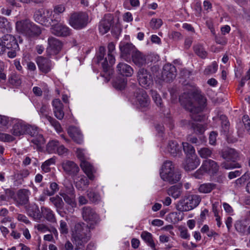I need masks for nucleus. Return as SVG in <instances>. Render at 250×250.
Listing matches in <instances>:
<instances>
[{
    "label": "nucleus",
    "instance_id": "nucleus-41",
    "mask_svg": "<svg viewBox=\"0 0 250 250\" xmlns=\"http://www.w3.org/2000/svg\"><path fill=\"white\" fill-rule=\"evenodd\" d=\"M141 236L143 240H144L153 250L155 249V245L152 239V235L150 233L147 231H143Z\"/></svg>",
    "mask_w": 250,
    "mask_h": 250
},
{
    "label": "nucleus",
    "instance_id": "nucleus-14",
    "mask_svg": "<svg viewBox=\"0 0 250 250\" xmlns=\"http://www.w3.org/2000/svg\"><path fill=\"white\" fill-rule=\"evenodd\" d=\"M0 47H3V52L5 51V49H15L19 46L16 38L11 34H6L1 38V42H0Z\"/></svg>",
    "mask_w": 250,
    "mask_h": 250
},
{
    "label": "nucleus",
    "instance_id": "nucleus-22",
    "mask_svg": "<svg viewBox=\"0 0 250 250\" xmlns=\"http://www.w3.org/2000/svg\"><path fill=\"white\" fill-rule=\"evenodd\" d=\"M222 158L227 161L235 162L239 159V154L235 149L227 148L223 149L221 153Z\"/></svg>",
    "mask_w": 250,
    "mask_h": 250
},
{
    "label": "nucleus",
    "instance_id": "nucleus-1",
    "mask_svg": "<svg viewBox=\"0 0 250 250\" xmlns=\"http://www.w3.org/2000/svg\"><path fill=\"white\" fill-rule=\"evenodd\" d=\"M181 105L190 112L191 118L195 121H201L203 116L201 112L206 106L207 99L198 91L184 93L179 98Z\"/></svg>",
    "mask_w": 250,
    "mask_h": 250
},
{
    "label": "nucleus",
    "instance_id": "nucleus-10",
    "mask_svg": "<svg viewBox=\"0 0 250 250\" xmlns=\"http://www.w3.org/2000/svg\"><path fill=\"white\" fill-rule=\"evenodd\" d=\"M11 122L12 128L10 132L13 136L20 137L25 135V131H27V127H28L25 122L18 119H13Z\"/></svg>",
    "mask_w": 250,
    "mask_h": 250
},
{
    "label": "nucleus",
    "instance_id": "nucleus-49",
    "mask_svg": "<svg viewBox=\"0 0 250 250\" xmlns=\"http://www.w3.org/2000/svg\"><path fill=\"white\" fill-rule=\"evenodd\" d=\"M108 59L110 63H114L115 58L113 54V52L115 49V44L113 42L108 43Z\"/></svg>",
    "mask_w": 250,
    "mask_h": 250
},
{
    "label": "nucleus",
    "instance_id": "nucleus-52",
    "mask_svg": "<svg viewBox=\"0 0 250 250\" xmlns=\"http://www.w3.org/2000/svg\"><path fill=\"white\" fill-rule=\"evenodd\" d=\"M150 92L152 98L157 105L160 108L163 107L162 100L159 94L155 90H151Z\"/></svg>",
    "mask_w": 250,
    "mask_h": 250
},
{
    "label": "nucleus",
    "instance_id": "nucleus-16",
    "mask_svg": "<svg viewBox=\"0 0 250 250\" xmlns=\"http://www.w3.org/2000/svg\"><path fill=\"white\" fill-rule=\"evenodd\" d=\"M40 114L42 117L45 118L49 122L52 126H53L56 131L61 132L62 128L59 122L55 119L48 115V107L45 105H42L40 110Z\"/></svg>",
    "mask_w": 250,
    "mask_h": 250
},
{
    "label": "nucleus",
    "instance_id": "nucleus-25",
    "mask_svg": "<svg viewBox=\"0 0 250 250\" xmlns=\"http://www.w3.org/2000/svg\"><path fill=\"white\" fill-rule=\"evenodd\" d=\"M42 33L41 27L31 21L25 36L30 39L38 38Z\"/></svg>",
    "mask_w": 250,
    "mask_h": 250
},
{
    "label": "nucleus",
    "instance_id": "nucleus-2",
    "mask_svg": "<svg viewBox=\"0 0 250 250\" xmlns=\"http://www.w3.org/2000/svg\"><path fill=\"white\" fill-rule=\"evenodd\" d=\"M90 229H92L90 225L83 222H79L75 224L73 237L74 243L76 247H84L91 238Z\"/></svg>",
    "mask_w": 250,
    "mask_h": 250
},
{
    "label": "nucleus",
    "instance_id": "nucleus-39",
    "mask_svg": "<svg viewBox=\"0 0 250 250\" xmlns=\"http://www.w3.org/2000/svg\"><path fill=\"white\" fill-rule=\"evenodd\" d=\"M126 79L125 78L118 77L113 82V86L116 89L122 90L126 84Z\"/></svg>",
    "mask_w": 250,
    "mask_h": 250
},
{
    "label": "nucleus",
    "instance_id": "nucleus-64",
    "mask_svg": "<svg viewBox=\"0 0 250 250\" xmlns=\"http://www.w3.org/2000/svg\"><path fill=\"white\" fill-rule=\"evenodd\" d=\"M65 10V8L63 5L59 4L54 6L53 12L55 16H59V14L62 13Z\"/></svg>",
    "mask_w": 250,
    "mask_h": 250
},
{
    "label": "nucleus",
    "instance_id": "nucleus-30",
    "mask_svg": "<svg viewBox=\"0 0 250 250\" xmlns=\"http://www.w3.org/2000/svg\"><path fill=\"white\" fill-rule=\"evenodd\" d=\"M67 133L76 143L80 144L83 142V135L78 128L74 126L70 127L68 129Z\"/></svg>",
    "mask_w": 250,
    "mask_h": 250
},
{
    "label": "nucleus",
    "instance_id": "nucleus-8",
    "mask_svg": "<svg viewBox=\"0 0 250 250\" xmlns=\"http://www.w3.org/2000/svg\"><path fill=\"white\" fill-rule=\"evenodd\" d=\"M137 79L141 86L147 89L153 84V80L150 72L144 68L139 69L137 72Z\"/></svg>",
    "mask_w": 250,
    "mask_h": 250
},
{
    "label": "nucleus",
    "instance_id": "nucleus-36",
    "mask_svg": "<svg viewBox=\"0 0 250 250\" xmlns=\"http://www.w3.org/2000/svg\"><path fill=\"white\" fill-rule=\"evenodd\" d=\"M176 209L181 212L188 211L191 209V207L188 206V202L185 197L181 198L177 203Z\"/></svg>",
    "mask_w": 250,
    "mask_h": 250
},
{
    "label": "nucleus",
    "instance_id": "nucleus-48",
    "mask_svg": "<svg viewBox=\"0 0 250 250\" xmlns=\"http://www.w3.org/2000/svg\"><path fill=\"white\" fill-rule=\"evenodd\" d=\"M59 143L58 141L52 140L49 141L47 145L46 149L49 153H54L56 152L57 148Z\"/></svg>",
    "mask_w": 250,
    "mask_h": 250
},
{
    "label": "nucleus",
    "instance_id": "nucleus-32",
    "mask_svg": "<svg viewBox=\"0 0 250 250\" xmlns=\"http://www.w3.org/2000/svg\"><path fill=\"white\" fill-rule=\"evenodd\" d=\"M41 209L42 213L47 221L52 223H56L57 222L55 215L50 208L45 207H42Z\"/></svg>",
    "mask_w": 250,
    "mask_h": 250
},
{
    "label": "nucleus",
    "instance_id": "nucleus-15",
    "mask_svg": "<svg viewBox=\"0 0 250 250\" xmlns=\"http://www.w3.org/2000/svg\"><path fill=\"white\" fill-rule=\"evenodd\" d=\"M62 166L65 174L71 177L76 176L80 171L79 166L71 161H64L62 163Z\"/></svg>",
    "mask_w": 250,
    "mask_h": 250
},
{
    "label": "nucleus",
    "instance_id": "nucleus-33",
    "mask_svg": "<svg viewBox=\"0 0 250 250\" xmlns=\"http://www.w3.org/2000/svg\"><path fill=\"white\" fill-rule=\"evenodd\" d=\"M64 200V201L68 205L71 206L72 207H76V203L75 200V195L74 194V189L70 190L69 193H62L60 194Z\"/></svg>",
    "mask_w": 250,
    "mask_h": 250
},
{
    "label": "nucleus",
    "instance_id": "nucleus-27",
    "mask_svg": "<svg viewBox=\"0 0 250 250\" xmlns=\"http://www.w3.org/2000/svg\"><path fill=\"white\" fill-rule=\"evenodd\" d=\"M202 166L205 171L212 174L216 173L219 169V166L217 163L210 159L204 161Z\"/></svg>",
    "mask_w": 250,
    "mask_h": 250
},
{
    "label": "nucleus",
    "instance_id": "nucleus-62",
    "mask_svg": "<svg viewBox=\"0 0 250 250\" xmlns=\"http://www.w3.org/2000/svg\"><path fill=\"white\" fill-rule=\"evenodd\" d=\"M0 140L4 142H13L15 140V138L9 134L0 133Z\"/></svg>",
    "mask_w": 250,
    "mask_h": 250
},
{
    "label": "nucleus",
    "instance_id": "nucleus-9",
    "mask_svg": "<svg viewBox=\"0 0 250 250\" xmlns=\"http://www.w3.org/2000/svg\"><path fill=\"white\" fill-rule=\"evenodd\" d=\"M134 97L138 106L141 108H147L150 104V99L146 91L142 88H137L134 93Z\"/></svg>",
    "mask_w": 250,
    "mask_h": 250
},
{
    "label": "nucleus",
    "instance_id": "nucleus-59",
    "mask_svg": "<svg viewBox=\"0 0 250 250\" xmlns=\"http://www.w3.org/2000/svg\"><path fill=\"white\" fill-rule=\"evenodd\" d=\"M191 128L196 134H202L205 131L204 126L198 123H194L192 125Z\"/></svg>",
    "mask_w": 250,
    "mask_h": 250
},
{
    "label": "nucleus",
    "instance_id": "nucleus-47",
    "mask_svg": "<svg viewBox=\"0 0 250 250\" xmlns=\"http://www.w3.org/2000/svg\"><path fill=\"white\" fill-rule=\"evenodd\" d=\"M34 138L31 140V142L36 146L37 147H40L45 143V140L43 135L39 133V131L37 134L33 136Z\"/></svg>",
    "mask_w": 250,
    "mask_h": 250
},
{
    "label": "nucleus",
    "instance_id": "nucleus-42",
    "mask_svg": "<svg viewBox=\"0 0 250 250\" xmlns=\"http://www.w3.org/2000/svg\"><path fill=\"white\" fill-rule=\"evenodd\" d=\"M28 213L29 216L32 217L36 221L40 220L42 217L39 208L37 206L31 207V208L28 210Z\"/></svg>",
    "mask_w": 250,
    "mask_h": 250
},
{
    "label": "nucleus",
    "instance_id": "nucleus-28",
    "mask_svg": "<svg viewBox=\"0 0 250 250\" xmlns=\"http://www.w3.org/2000/svg\"><path fill=\"white\" fill-rule=\"evenodd\" d=\"M31 21L28 19L17 21L16 23V30L17 32L25 36Z\"/></svg>",
    "mask_w": 250,
    "mask_h": 250
},
{
    "label": "nucleus",
    "instance_id": "nucleus-56",
    "mask_svg": "<svg viewBox=\"0 0 250 250\" xmlns=\"http://www.w3.org/2000/svg\"><path fill=\"white\" fill-rule=\"evenodd\" d=\"M218 65L216 62H213L211 65H208L204 70L205 75H209L215 73L217 70Z\"/></svg>",
    "mask_w": 250,
    "mask_h": 250
},
{
    "label": "nucleus",
    "instance_id": "nucleus-53",
    "mask_svg": "<svg viewBox=\"0 0 250 250\" xmlns=\"http://www.w3.org/2000/svg\"><path fill=\"white\" fill-rule=\"evenodd\" d=\"M87 192V196L91 202L96 203L100 200V196L98 193L93 190H88Z\"/></svg>",
    "mask_w": 250,
    "mask_h": 250
},
{
    "label": "nucleus",
    "instance_id": "nucleus-3",
    "mask_svg": "<svg viewBox=\"0 0 250 250\" xmlns=\"http://www.w3.org/2000/svg\"><path fill=\"white\" fill-rule=\"evenodd\" d=\"M160 176L164 181L173 184L179 181L181 175L179 171L175 170L171 161H166L163 165Z\"/></svg>",
    "mask_w": 250,
    "mask_h": 250
},
{
    "label": "nucleus",
    "instance_id": "nucleus-5",
    "mask_svg": "<svg viewBox=\"0 0 250 250\" xmlns=\"http://www.w3.org/2000/svg\"><path fill=\"white\" fill-rule=\"evenodd\" d=\"M89 18L85 12H74L71 14L69 24L77 30H80L85 27L88 23Z\"/></svg>",
    "mask_w": 250,
    "mask_h": 250
},
{
    "label": "nucleus",
    "instance_id": "nucleus-26",
    "mask_svg": "<svg viewBox=\"0 0 250 250\" xmlns=\"http://www.w3.org/2000/svg\"><path fill=\"white\" fill-rule=\"evenodd\" d=\"M80 166L89 179L93 180L95 178L94 173L96 172V169L93 166L88 160L81 162Z\"/></svg>",
    "mask_w": 250,
    "mask_h": 250
},
{
    "label": "nucleus",
    "instance_id": "nucleus-60",
    "mask_svg": "<svg viewBox=\"0 0 250 250\" xmlns=\"http://www.w3.org/2000/svg\"><path fill=\"white\" fill-rule=\"evenodd\" d=\"M187 141L191 143L195 144L197 146H199L203 143L202 139H198L197 137L192 136V135H189L187 137Z\"/></svg>",
    "mask_w": 250,
    "mask_h": 250
},
{
    "label": "nucleus",
    "instance_id": "nucleus-55",
    "mask_svg": "<svg viewBox=\"0 0 250 250\" xmlns=\"http://www.w3.org/2000/svg\"><path fill=\"white\" fill-rule=\"evenodd\" d=\"M199 155L203 158L210 157L212 154V151L207 147H203L198 150Z\"/></svg>",
    "mask_w": 250,
    "mask_h": 250
},
{
    "label": "nucleus",
    "instance_id": "nucleus-54",
    "mask_svg": "<svg viewBox=\"0 0 250 250\" xmlns=\"http://www.w3.org/2000/svg\"><path fill=\"white\" fill-rule=\"evenodd\" d=\"M76 153L77 158L81 162L88 160V158L86 156L84 149L80 148H77Z\"/></svg>",
    "mask_w": 250,
    "mask_h": 250
},
{
    "label": "nucleus",
    "instance_id": "nucleus-13",
    "mask_svg": "<svg viewBox=\"0 0 250 250\" xmlns=\"http://www.w3.org/2000/svg\"><path fill=\"white\" fill-rule=\"evenodd\" d=\"M48 47L46 49L48 55H56L61 50L62 47V42L58 39L50 37L48 39Z\"/></svg>",
    "mask_w": 250,
    "mask_h": 250
},
{
    "label": "nucleus",
    "instance_id": "nucleus-50",
    "mask_svg": "<svg viewBox=\"0 0 250 250\" xmlns=\"http://www.w3.org/2000/svg\"><path fill=\"white\" fill-rule=\"evenodd\" d=\"M10 28V23L7 19L4 17H0V29L3 32H8Z\"/></svg>",
    "mask_w": 250,
    "mask_h": 250
},
{
    "label": "nucleus",
    "instance_id": "nucleus-61",
    "mask_svg": "<svg viewBox=\"0 0 250 250\" xmlns=\"http://www.w3.org/2000/svg\"><path fill=\"white\" fill-rule=\"evenodd\" d=\"M242 121L247 132L250 134V119L248 115H244L242 117Z\"/></svg>",
    "mask_w": 250,
    "mask_h": 250
},
{
    "label": "nucleus",
    "instance_id": "nucleus-43",
    "mask_svg": "<svg viewBox=\"0 0 250 250\" xmlns=\"http://www.w3.org/2000/svg\"><path fill=\"white\" fill-rule=\"evenodd\" d=\"M89 180L84 175L80 177V179L76 182L75 186L77 188L80 190H84L89 185Z\"/></svg>",
    "mask_w": 250,
    "mask_h": 250
},
{
    "label": "nucleus",
    "instance_id": "nucleus-29",
    "mask_svg": "<svg viewBox=\"0 0 250 250\" xmlns=\"http://www.w3.org/2000/svg\"><path fill=\"white\" fill-rule=\"evenodd\" d=\"M112 21V18L107 17H105L100 21L99 24V30L102 35H104L109 31Z\"/></svg>",
    "mask_w": 250,
    "mask_h": 250
},
{
    "label": "nucleus",
    "instance_id": "nucleus-24",
    "mask_svg": "<svg viewBox=\"0 0 250 250\" xmlns=\"http://www.w3.org/2000/svg\"><path fill=\"white\" fill-rule=\"evenodd\" d=\"M116 70L118 74L126 77H131L134 73L132 67L125 62L118 63L116 67Z\"/></svg>",
    "mask_w": 250,
    "mask_h": 250
},
{
    "label": "nucleus",
    "instance_id": "nucleus-19",
    "mask_svg": "<svg viewBox=\"0 0 250 250\" xmlns=\"http://www.w3.org/2000/svg\"><path fill=\"white\" fill-rule=\"evenodd\" d=\"M36 62L40 71L44 73H47L51 69V61L49 59L39 56L36 59Z\"/></svg>",
    "mask_w": 250,
    "mask_h": 250
},
{
    "label": "nucleus",
    "instance_id": "nucleus-58",
    "mask_svg": "<svg viewBox=\"0 0 250 250\" xmlns=\"http://www.w3.org/2000/svg\"><path fill=\"white\" fill-rule=\"evenodd\" d=\"M163 21L160 19H152L150 22V25L153 29H158L162 25Z\"/></svg>",
    "mask_w": 250,
    "mask_h": 250
},
{
    "label": "nucleus",
    "instance_id": "nucleus-40",
    "mask_svg": "<svg viewBox=\"0 0 250 250\" xmlns=\"http://www.w3.org/2000/svg\"><path fill=\"white\" fill-rule=\"evenodd\" d=\"M216 185L213 183H205L200 185L198 191L202 193H208L216 188Z\"/></svg>",
    "mask_w": 250,
    "mask_h": 250
},
{
    "label": "nucleus",
    "instance_id": "nucleus-45",
    "mask_svg": "<svg viewBox=\"0 0 250 250\" xmlns=\"http://www.w3.org/2000/svg\"><path fill=\"white\" fill-rule=\"evenodd\" d=\"M183 150L187 155V157L188 156L193 157V156H196L195 155V150L194 147L187 142L182 143Z\"/></svg>",
    "mask_w": 250,
    "mask_h": 250
},
{
    "label": "nucleus",
    "instance_id": "nucleus-17",
    "mask_svg": "<svg viewBox=\"0 0 250 250\" xmlns=\"http://www.w3.org/2000/svg\"><path fill=\"white\" fill-rule=\"evenodd\" d=\"M52 12L49 10L40 8L36 10L34 14L35 21L42 25H45L48 22V18Z\"/></svg>",
    "mask_w": 250,
    "mask_h": 250
},
{
    "label": "nucleus",
    "instance_id": "nucleus-57",
    "mask_svg": "<svg viewBox=\"0 0 250 250\" xmlns=\"http://www.w3.org/2000/svg\"><path fill=\"white\" fill-rule=\"evenodd\" d=\"M27 126L29 127H27V131H25V134H28L32 137L35 136L39 131V128L35 125L27 124Z\"/></svg>",
    "mask_w": 250,
    "mask_h": 250
},
{
    "label": "nucleus",
    "instance_id": "nucleus-44",
    "mask_svg": "<svg viewBox=\"0 0 250 250\" xmlns=\"http://www.w3.org/2000/svg\"><path fill=\"white\" fill-rule=\"evenodd\" d=\"M234 228L236 231L241 235H245L246 234L247 226L243 221H236L234 224Z\"/></svg>",
    "mask_w": 250,
    "mask_h": 250
},
{
    "label": "nucleus",
    "instance_id": "nucleus-38",
    "mask_svg": "<svg viewBox=\"0 0 250 250\" xmlns=\"http://www.w3.org/2000/svg\"><path fill=\"white\" fill-rule=\"evenodd\" d=\"M8 83L14 86H18L21 83V77L15 73H12L8 77Z\"/></svg>",
    "mask_w": 250,
    "mask_h": 250
},
{
    "label": "nucleus",
    "instance_id": "nucleus-11",
    "mask_svg": "<svg viewBox=\"0 0 250 250\" xmlns=\"http://www.w3.org/2000/svg\"><path fill=\"white\" fill-rule=\"evenodd\" d=\"M151 55H146L137 49L132 54L131 57L133 63L139 67L145 65L151 62Z\"/></svg>",
    "mask_w": 250,
    "mask_h": 250
},
{
    "label": "nucleus",
    "instance_id": "nucleus-21",
    "mask_svg": "<svg viewBox=\"0 0 250 250\" xmlns=\"http://www.w3.org/2000/svg\"><path fill=\"white\" fill-rule=\"evenodd\" d=\"M119 48L121 52V57L125 60H126L128 55L134 53L137 50L134 45L130 43H121L120 44Z\"/></svg>",
    "mask_w": 250,
    "mask_h": 250
},
{
    "label": "nucleus",
    "instance_id": "nucleus-37",
    "mask_svg": "<svg viewBox=\"0 0 250 250\" xmlns=\"http://www.w3.org/2000/svg\"><path fill=\"white\" fill-rule=\"evenodd\" d=\"M194 53L200 58L205 59L207 57L208 52L206 51L203 44L197 43L193 46Z\"/></svg>",
    "mask_w": 250,
    "mask_h": 250
},
{
    "label": "nucleus",
    "instance_id": "nucleus-4",
    "mask_svg": "<svg viewBox=\"0 0 250 250\" xmlns=\"http://www.w3.org/2000/svg\"><path fill=\"white\" fill-rule=\"evenodd\" d=\"M105 48L104 46H100L99 49V54L97 56V62L101 63L103 72L101 73V76L104 78V81L108 82L113 74V71L111 67L114 63H110L108 59V55L104 57Z\"/></svg>",
    "mask_w": 250,
    "mask_h": 250
},
{
    "label": "nucleus",
    "instance_id": "nucleus-23",
    "mask_svg": "<svg viewBox=\"0 0 250 250\" xmlns=\"http://www.w3.org/2000/svg\"><path fill=\"white\" fill-rule=\"evenodd\" d=\"M199 164L200 160L197 156H188L183 163V167L186 171H191L195 169Z\"/></svg>",
    "mask_w": 250,
    "mask_h": 250
},
{
    "label": "nucleus",
    "instance_id": "nucleus-35",
    "mask_svg": "<svg viewBox=\"0 0 250 250\" xmlns=\"http://www.w3.org/2000/svg\"><path fill=\"white\" fill-rule=\"evenodd\" d=\"M182 193L181 187L177 185L172 186L167 189V193L174 199L179 198Z\"/></svg>",
    "mask_w": 250,
    "mask_h": 250
},
{
    "label": "nucleus",
    "instance_id": "nucleus-12",
    "mask_svg": "<svg viewBox=\"0 0 250 250\" xmlns=\"http://www.w3.org/2000/svg\"><path fill=\"white\" fill-rule=\"evenodd\" d=\"M176 75L177 71L174 65L170 63L164 65L161 75L164 81L170 82L175 78Z\"/></svg>",
    "mask_w": 250,
    "mask_h": 250
},
{
    "label": "nucleus",
    "instance_id": "nucleus-34",
    "mask_svg": "<svg viewBox=\"0 0 250 250\" xmlns=\"http://www.w3.org/2000/svg\"><path fill=\"white\" fill-rule=\"evenodd\" d=\"M185 197L188 202V206L191 207V209L196 208L201 200L200 196L196 194H190Z\"/></svg>",
    "mask_w": 250,
    "mask_h": 250
},
{
    "label": "nucleus",
    "instance_id": "nucleus-51",
    "mask_svg": "<svg viewBox=\"0 0 250 250\" xmlns=\"http://www.w3.org/2000/svg\"><path fill=\"white\" fill-rule=\"evenodd\" d=\"M220 120L221 121V126L223 131L226 133L229 130V123L227 117L224 115H221L220 116Z\"/></svg>",
    "mask_w": 250,
    "mask_h": 250
},
{
    "label": "nucleus",
    "instance_id": "nucleus-31",
    "mask_svg": "<svg viewBox=\"0 0 250 250\" xmlns=\"http://www.w3.org/2000/svg\"><path fill=\"white\" fill-rule=\"evenodd\" d=\"M181 147L175 141H170L167 146V150L172 156L179 155L181 153Z\"/></svg>",
    "mask_w": 250,
    "mask_h": 250
},
{
    "label": "nucleus",
    "instance_id": "nucleus-18",
    "mask_svg": "<svg viewBox=\"0 0 250 250\" xmlns=\"http://www.w3.org/2000/svg\"><path fill=\"white\" fill-rule=\"evenodd\" d=\"M30 192L26 189H20L17 193L16 198H14V201L17 206L25 205L29 202V196Z\"/></svg>",
    "mask_w": 250,
    "mask_h": 250
},
{
    "label": "nucleus",
    "instance_id": "nucleus-20",
    "mask_svg": "<svg viewBox=\"0 0 250 250\" xmlns=\"http://www.w3.org/2000/svg\"><path fill=\"white\" fill-rule=\"evenodd\" d=\"M53 110L54 116L60 120H62L64 116L63 105L60 99H56L52 101Z\"/></svg>",
    "mask_w": 250,
    "mask_h": 250
},
{
    "label": "nucleus",
    "instance_id": "nucleus-6",
    "mask_svg": "<svg viewBox=\"0 0 250 250\" xmlns=\"http://www.w3.org/2000/svg\"><path fill=\"white\" fill-rule=\"evenodd\" d=\"M52 24L50 28L52 34L58 37H66L70 34L71 30L69 27L60 23L61 17L53 15L51 19Z\"/></svg>",
    "mask_w": 250,
    "mask_h": 250
},
{
    "label": "nucleus",
    "instance_id": "nucleus-63",
    "mask_svg": "<svg viewBox=\"0 0 250 250\" xmlns=\"http://www.w3.org/2000/svg\"><path fill=\"white\" fill-rule=\"evenodd\" d=\"M60 231L62 234H67L68 232V228L66 222L63 220L60 221Z\"/></svg>",
    "mask_w": 250,
    "mask_h": 250
},
{
    "label": "nucleus",
    "instance_id": "nucleus-7",
    "mask_svg": "<svg viewBox=\"0 0 250 250\" xmlns=\"http://www.w3.org/2000/svg\"><path fill=\"white\" fill-rule=\"evenodd\" d=\"M83 219L90 225L92 229L100 221V218L95 210L89 206L83 207L81 209Z\"/></svg>",
    "mask_w": 250,
    "mask_h": 250
},
{
    "label": "nucleus",
    "instance_id": "nucleus-46",
    "mask_svg": "<svg viewBox=\"0 0 250 250\" xmlns=\"http://www.w3.org/2000/svg\"><path fill=\"white\" fill-rule=\"evenodd\" d=\"M50 202H51L57 209H62L64 206V203L62 199L59 195L50 197L49 199Z\"/></svg>",
    "mask_w": 250,
    "mask_h": 250
}]
</instances>
